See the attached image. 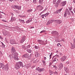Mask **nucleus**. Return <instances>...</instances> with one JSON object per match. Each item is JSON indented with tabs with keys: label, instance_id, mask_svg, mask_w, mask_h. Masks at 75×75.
<instances>
[{
	"label": "nucleus",
	"instance_id": "obj_1",
	"mask_svg": "<svg viewBox=\"0 0 75 75\" xmlns=\"http://www.w3.org/2000/svg\"><path fill=\"white\" fill-rule=\"evenodd\" d=\"M16 51L15 48L13 47H12V50L11 52L12 54H13L14 56H13V58L16 60H18V54L16 52Z\"/></svg>",
	"mask_w": 75,
	"mask_h": 75
},
{
	"label": "nucleus",
	"instance_id": "obj_2",
	"mask_svg": "<svg viewBox=\"0 0 75 75\" xmlns=\"http://www.w3.org/2000/svg\"><path fill=\"white\" fill-rule=\"evenodd\" d=\"M23 63L21 62H19L18 63L16 64L15 65V68L16 69H19L21 66H23Z\"/></svg>",
	"mask_w": 75,
	"mask_h": 75
},
{
	"label": "nucleus",
	"instance_id": "obj_3",
	"mask_svg": "<svg viewBox=\"0 0 75 75\" xmlns=\"http://www.w3.org/2000/svg\"><path fill=\"white\" fill-rule=\"evenodd\" d=\"M38 42H39L40 44L43 45H45L47 44V41L46 40L45 41H42L41 40H38Z\"/></svg>",
	"mask_w": 75,
	"mask_h": 75
},
{
	"label": "nucleus",
	"instance_id": "obj_4",
	"mask_svg": "<svg viewBox=\"0 0 75 75\" xmlns=\"http://www.w3.org/2000/svg\"><path fill=\"white\" fill-rule=\"evenodd\" d=\"M67 59V56H63L62 57H61L60 59V60L62 62H64Z\"/></svg>",
	"mask_w": 75,
	"mask_h": 75
},
{
	"label": "nucleus",
	"instance_id": "obj_5",
	"mask_svg": "<svg viewBox=\"0 0 75 75\" xmlns=\"http://www.w3.org/2000/svg\"><path fill=\"white\" fill-rule=\"evenodd\" d=\"M30 56V55L28 54H25L22 56V57L23 58H24V57L25 58H28Z\"/></svg>",
	"mask_w": 75,
	"mask_h": 75
},
{
	"label": "nucleus",
	"instance_id": "obj_6",
	"mask_svg": "<svg viewBox=\"0 0 75 75\" xmlns=\"http://www.w3.org/2000/svg\"><path fill=\"white\" fill-rule=\"evenodd\" d=\"M26 37L25 36H24L23 37L22 39L20 41V43H23L25 40Z\"/></svg>",
	"mask_w": 75,
	"mask_h": 75
},
{
	"label": "nucleus",
	"instance_id": "obj_7",
	"mask_svg": "<svg viewBox=\"0 0 75 75\" xmlns=\"http://www.w3.org/2000/svg\"><path fill=\"white\" fill-rule=\"evenodd\" d=\"M37 8L38 9H39L40 11H41L43 9V6L39 5L37 6Z\"/></svg>",
	"mask_w": 75,
	"mask_h": 75
},
{
	"label": "nucleus",
	"instance_id": "obj_8",
	"mask_svg": "<svg viewBox=\"0 0 75 75\" xmlns=\"http://www.w3.org/2000/svg\"><path fill=\"white\" fill-rule=\"evenodd\" d=\"M65 13L69 15H70L71 14L69 10L67 9H66Z\"/></svg>",
	"mask_w": 75,
	"mask_h": 75
},
{
	"label": "nucleus",
	"instance_id": "obj_9",
	"mask_svg": "<svg viewBox=\"0 0 75 75\" xmlns=\"http://www.w3.org/2000/svg\"><path fill=\"white\" fill-rule=\"evenodd\" d=\"M10 43L11 44L13 45L16 44V42L14 40H11Z\"/></svg>",
	"mask_w": 75,
	"mask_h": 75
},
{
	"label": "nucleus",
	"instance_id": "obj_10",
	"mask_svg": "<svg viewBox=\"0 0 75 75\" xmlns=\"http://www.w3.org/2000/svg\"><path fill=\"white\" fill-rule=\"evenodd\" d=\"M72 49H74L75 48V38L74 39V43L72 47H71Z\"/></svg>",
	"mask_w": 75,
	"mask_h": 75
},
{
	"label": "nucleus",
	"instance_id": "obj_11",
	"mask_svg": "<svg viewBox=\"0 0 75 75\" xmlns=\"http://www.w3.org/2000/svg\"><path fill=\"white\" fill-rule=\"evenodd\" d=\"M66 4V1H63L60 4V6H64Z\"/></svg>",
	"mask_w": 75,
	"mask_h": 75
},
{
	"label": "nucleus",
	"instance_id": "obj_12",
	"mask_svg": "<svg viewBox=\"0 0 75 75\" xmlns=\"http://www.w3.org/2000/svg\"><path fill=\"white\" fill-rule=\"evenodd\" d=\"M15 8H16L18 9V10H21V7L19 6L15 5Z\"/></svg>",
	"mask_w": 75,
	"mask_h": 75
},
{
	"label": "nucleus",
	"instance_id": "obj_13",
	"mask_svg": "<svg viewBox=\"0 0 75 75\" xmlns=\"http://www.w3.org/2000/svg\"><path fill=\"white\" fill-rule=\"evenodd\" d=\"M55 22L56 23H59V24H60L62 23V21L60 20H56L55 21Z\"/></svg>",
	"mask_w": 75,
	"mask_h": 75
},
{
	"label": "nucleus",
	"instance_id": "obj_14",
	"mask_svg": "<svg viewBox=\"0 0 75 75\" xmlns=\"http://www.w3.org/2000/svg\"><path fill=\"white\" fill-rule=\"evenodd\" d=\"M36 70H38V71L41 72L43 70V69H40L39 67L37 69H36Z\"/></svg>",
	"mask_w": 75,
	"mask_h": 75
},
{
	"label": "nucleus",
	"instance_id": "obj_15",
	"mask_svg": "<svg viewBox=\"0 0 75 75\" xmlns=\"http://www.w3.org/2000/svg\"><path fill=\"white\" fill-rule=\"evenodd\" d=\"M52 33H54V34H55V35L56 36H57L59 35L58 33L57 32H55L54 31H53V32H52Z\"/></svg>",
	"mask_w": 75,
	"mask_h": 75
},
{
	"label": "nucleus",
	"instance_id": "obj_16",
	"mask_svg": "<svg viewBox=\"0 0 75 75\" xmlns=\"http://www.w3.org/2000/svg\"><path fill=\"white\" fill-rule=\"evenodd\" d=\"M16 18L14 17H12V18H11V21L12 22V21H16Z\"/></svg>",
	"mask_w": 75,
	"mask_h": 75
},
{
	"label": "nucleus",
	"instance_id": "obj_17",
	"mask_svg": "<svg viewBox=\"0 0 75 75\" xmlns=\"http://www.w3.org/2000/svg\"><path fill=\"white\" fill-rule=\"evenodd\" d=\"M5 69L7 70L8 69V65H7L6 66H5L4 67Z\"/></svg>",
	"mask_w": 75,
	"mask_h": 75
},
{
	"label": "nucleus",
	"instance_id": "obj_18",
	"mask_svg": "<svg viewBox=\"0 0 75 75\" xmlns=\"http://www.w3.org/2000/svg\"><path fill=\"white\" fill-rule=\"evenodd\" d=\"M40 56V54L38 53H36L35 54V57H38Z\"/></svg>",
	"mask_w": 75,
	"mask_h": 75
},
{
	"label": "nucleus",
	"instance_id": "obj_19",
	"mask_svg": "<svg viewBox=\"0 0 75 75\" xmlns=\"http://www.w3.org/2000/svg\"><path fill=\"white\" fill-rule=\"evenodd\" d=\"M62 9H60V10H58L57 11H56V13H60Z\"/></svg>",
	"mask_w": 75,
	"mask_h": 75
},
{
	"label": "nucleus",
	"instance_id": "obj_20",
	"mask_svg": "<svg viewBox=\"0 0 75 75\" xmlns=\"http://www.w3.org/2000/svg\"><path fill=\"white\" fill-rule=\"evenodd\" d=\"M43 0H40L39 1V3L40 4H42L43 3Z\"/></svg>",
	"mask_w": 75,
	"mask_h": 75
},
{
	"label": "nucleus",
	"instance_id": "obj_21",
	"mask_svg": "<svg viewBox=\"0 0 75 75\" xmlns=\"http://www.w3.org/2000/svg\"><path fill=\"white\" fill-rule=\"evenodd\" d=\"M27 51L28 53H30L32 52V51L30 49H28L27 50Z\"/></svg>",
	"mask_w": 75,
	"mask_h": 75
},
{
	"label": "nucleus",
	"instance_id": "obj_22",
	"mask_svg": "<svg viewBox=\"0 0 75 75\" xmlns=\"http://www.w3.org/2000/svg\"><path fill=\"white\" fill-rule=\"evenodd\" d=\"M19 21L21 22L22 23H25V22L23 20L19 19Z\"/></svg>",
	"mask_w": 75,
	"mask_h": 75
},
{
	"label": "nucleus",
	"instance_id": "obj_23",
	"mask_svg": "<svg viewBox=\"0 0 75 75\" xmlns=\"http://www.w3.org/2000/svg\"><path fill=\"white\" fill-rule=\"evenodd\" d=\"M47 10L46 9H45L44 10H43L42 11V12H41L40 13V15H41V14L43 13H44L45 11Z\"/></svg>",
	"mask_w": 75,
	"mask_h": 75
},
{
	"label": "nucleus",
	"instance_id": "obj_24",
	"mask_svg": "<svg viewBox=\"0 0 75 75\" xmlns=\"http://www.w3.org/2000/svg\"><path fill=\"white\" fill-rule=\"evenodd\" d=\"M26 67H27V69H28V68H29V67H31V64H28L27 65V66Z\"/></svg>",
	"mask_w": 75,
	"mask_h": 75
},
{
	"label": "nucleus",
	"instance_id": "obj_25",
	"mask_svg": "<svg viewBox=\"0 0 75 75\" xmlns=\"http://www.w3.org/2000/svg\"><path fill=\"white\" fill-rule=\"evenodd\" d=\"M49 13H48V12H47L46 13H45V14H44V16L45 17H47L49 15Z\"/></svg>",
	"mask_w": 75,
	"mask_h": 75
},
{
	"label": "nucleus",
	"instance_id": "obj_26",
	"mask_svg": "<svg viewBox=\"0 0 75 75\" xmlns=\"http://www.w3.org/2000/svg\"><path fill=\"white\" fill-rule=\"evenodd\" d=\"M63 67V64L61 63L60 64V68L61 69Z\"/></svg>",
	"mask_w": 75,
	"mask_h": 75
},
{
	"label": "nucleus",
	"instance_id": "obj_27",
	"mask_svg": "<svg viewBox=\"0 0 75 75\" xmlns=\"http://www.w3.org/2000/svg\"><path fill=\"white\" fill-rule=\"evenodd\" d=\"M62 0H58V3H56V4H58V5L61 2Z\"/></svg>",
	"mask_w": 75,
	"mask_h": 75
},
{
	"label": "nucleus",
	"instance_id": "obj_28",
	"mask_svg": "<svg viewBox=\"0 0 75 75\" xmlns=\"http://www.w3.org/2000/svg\"><path fill=\"white\" fill-rule=\"evenodd\" d=\"M32 21V20H28L26 22V23H30V22H31Z\"/></svg>",
	"mask_w": 75,
	"mask_h": 75
},
{
	"label": "nucleus",
	"instance_id": "obj_29",
	"mask_svg": "<svg viewBox=\"0 0 75 75\" xmlns=\"http://www.w3.org/2000/svg\"><path fill=\"white\" fill-rule=\"evenodd\" d=\"M33 11L32 9H30L28 10V12H31Z\"/></svg>",
	"mask_w": 75,
	"mask_h": 75
},
{
	"label": "nucleus",
	"instance_id": "obj_30",
	"mask_svg": "<svg viewBox=\"0 0 75 75\" xmlns=\"http://www.w3.org/2000/svg\"><path fill=\"white\" fill-rule=\"evenodd\" d=\"M50 75H52V74H53V71H50Z\"/></svg>",
	"mask_w": 75,
	"mask_h": 75
},
{
	"label": "nucleus",
	"instance_id": "obj_31",
	"mask_svg": "<svg viewBox=\"0 0 75 75\" xmlns=\"http://www.w3.org/2000/svg\"><path fill=\"white\" fill-rule=\"evenodd\" d=\"M53 22V21H50L49 22L48 21V23H49V24H50V23H52Z\"/></svg>",
	"mask_w": 75,
	"mask_h": 75
},
{
	"label": "nucleus",
	"instance_id": "obj_32",
	"mask_svg": "<svg viewBox=\"0 0 75 75\" xmlns=\"http://www.w3.org/2000/svg\"><path fill=\"white\" fill-rule=\"evenodd\" d=\"M65 71H68L69 70V69L67 68H65Z\"/></svg>",
	"mask_w": 75,
	"mask_h": 75
},
{
	"label": "nucleus",
	"instance_id": "obj_33",
	"mask_svg": "<svg viewBox=\"0 0 75 75\" xmlns=\"http://www.w3.org/2000/svg\"><path fill=\"white\" fill-rule=\"evenodd\" d=\"M33 2L34 4H35L37 2L36 0H33Z\"/></svg>",
	"mask_w": 75,
	"mask_h": 75
},
{
	"label": "nucleus",
	"instance_id": "obj_34",
	"mask_svg": "<svg viewBox=\"0 0 75 75\" xmlns=\"http://www.w3.org/2000/svg\"><path fill=\"white\" fill-rule=\"evenodd\" d=\"M1 12H0V18H2V16L1 14Z\"/></svg>",
	"mask_w": 75,
	"mask_h": 75
},
{
	"label": "nucleus",
	"instance_id": "obj_35",
	"mask_svg": "<svg viewBox=\"0 0 75 75\" xmlns=\"http://www.w3.org/2000/svg\"><path fill=\"white\" fill-rule=\"evenodd\" d=\"M3 64L1 63L0 64V68H1L2 67Z\"/></svg>",
	"mask_w": 75,
	"mask_h": 75
},
{
	"label": "nucleus",
	"instance_id": "obj_36",
	"mask_svg": "<svg viewBox=\"0 0 75 75\" xmlns=\"http://www.w3.org/2000/svg\"><path fill=\"white\" fill-rule=\"evenodd\" d=\"M69 10L70 11H71L72 9V7H69Z\"/></svg>",
	"mask_w": 75,
	"mask_h": 75
},
{
	"label": "nucleus",
	"instance_id": "obj_37",
	"mask_svg": "<svg viewBox=\"0 0 75 75\" xmlns=\"http://www.w3.org/2000/svg\"><path fill=\"white\" fill-rule=\"evenodd\" d=\"M45 30H42V31H41V32H40V33H44V32H45Z\"/></svg>",
	"mask_w": 75,
	"mask_h": 75
},
{
	"label": "nucleus",
	"instance_id": "obj_38",
	"mask_svg": "<svg viewBox=\"0 0 75 75\" xmlns=\"http://www.w3.org/2000/svg\"><path fill=\"white\" fill-rule=\"evenodd\" d=\"M67 13H64V17H66V16H67Z\"/></svg>",
	"mask_w": 75,
	"mask_h": 75
},
{
	"label": "nucleus",
	"instance_id": "obj_39",
	"mask_svg": "<svg viewBox=\"0 0 75 75\" xmlns=\"http://www.w3.org/2000/svg\"><path fill=\"white\" fill-rule=\"evenodd\" d=\"M42 62L44 64H45V61H44V60H42Z\"/></svg>",
	"mask_w": 75,
	"mask_h": 75
},
{
	"label": "nucleus",
	"instance_id": "obj_40",
	"mask_svg": "<svg viewBox=\"0 0 75 75\" xmlns=\"http://www.w3.org/2000/svg\"><path fill=\"white\" fill-rule=\"evenodd\" d=\"M54 67L55 68V69H57V68L56 66H54Z\"/></svg>",
	"mask_w": 75,
	"mask_h": 75
},
{
	"label": "nucleus",
	"instance_id": "obj_41",
	"mask_svg": "<svg viewBox=\"0 0 75 75\" xmlns=\"http://www.w3.org/2000/svg\"><path fill=\"white\" fill-rule=\"evenodd\" d=\"M44 16H45V15H42L41 16V17L42 18H44Z\"/></svg>",
	"mask_w": 75,
	"mask_h": 75
},
{
	"label": "nucleus",
	"instance_id": "obj_42",
	"mask_svg": "<svg viewBox=\"0 0 75 75\" xmlns=\"http://www.w3.org/2000/svg\"><path fill=\"white\" fill-rule=\"evenodd\" d=\"M52 54H51L50 55V59L52 58Z\"/></svg>",
	"mask_w": 75,
	"mask_h": 75
},
{
	"label": "nucleus",
	"instance_id": "obj_43",
	"mask_svg": "<svg viewBox=\"0 0 75 75\" xmlns=\"http://www.w3.org/2000/svg\"><path fill=\"white\" fill-rule=\"evenodd\" d=\"M56 1L54 0L53 2V4H54L56 3Z\"/></svg>",
	"mask_w": 75,
	"mask_h": 75
},
{
	"label": "nucleus",
	"instance_id": "obj_44",
	"mask_svg": "<svg viewBox=\"0 0 75 75\" xmlns=\"http://www.w3.org/2000/svg\"><path fill=\"white\" fill-rule=\"evenodd\" d=\"M35 48L36 49H38V47L37 46H35Z\"/></svg>",
	"mask_w": 75,
	"mask_h": 75
},
{
	"label": "nucleus",
	"instance_id": "obj_45",
	"mask_svg": "<svg viewBox=\"0 0 75 75\" xmlns=\"http://www.w3.org/2000/svg\"><path fill=\"white\" fill-rule=\"evenodd\" d=\"M8 33V32L6 31V32L5 33V34L6 35H7Z\"/></svg>",
	"mask_w": 75,
	"mask_h": 75
},
{
	"label": "nucleus",
	"instance_id": "obj_46",
	"mask_svg": "<svg viewBox=\"0 0 75 75\" xmlns=\"http://www.w3.org/2000/svg\"><path fill=\"white\" fill-rule=\"evenodd\" d=\"M2 21L3 22H7L6 21L4 20H3Z\"/></svg>",
	"mask_w": 75,
	"mask_h": 75
},
{
	"label": "nucleus",
	"instance_id": "obj_47",
	"mask_svg": "<svg viewBox=\"0 0 75 75\" xmlns=\"http://www.w3.org/2000/svg\"><path fill=\"white\" fill-rule=\"evenodd\" d=\"M54 63L55 64H56L57 63V61H55L54 62Z\"/></svg>",
	"mask_w": 75,
	"mask_h": 75
},
{
	"label": "nucleus",
	"instance_id": "obj_48",
	"mask_svg": "<svg viewBox=\"0 0 75 75\" xmlns=\"http://www.w3.org/2000/svg\"><path fill=\"white\" fill-rule=\"evenodd\" d=\"M22 48H23L24 49L25 48V47L24 46H22Z\"/></svg>",
	"mask_w": 75,
	"mask_h": 75
},
{
	"label": "nucleus",
	"instance_id": "obj_49",
	"mask_svg": "<svg viewBox=\"0 0 75 75\" xmlns=\"http://www.w3.org/2000/svg\"><path fill=\"white\" fill-rule=\"evenodd\" d=\"M70 12L72 14H74V13L72 11H70Z\"/></svg>",
	"mask_w": 75,
	"mask_h": 75
},
{
	"label": "nucleus",
	"instance_id": "obj_50",
	"mask_svg": "<svg viewBox=\"0 0 75 75\" xmlns=\"http://www.w3.org/2000/svg\"><path fill=\"white\" fill-rule=\"evenodd\" d=\"M44 59L45 60L47 58H46V57H44Z\"/></svg>",
	"mask_w": 75,
	"mask_h": 75
},
{
	"label": "nucleus",
	"instance_id": "obj_51",
	"mask_svg": "<svg viewBox=\"0 0 75 75\" xmlns=\"http://www.w3.org/2000/svg\"><path fill=\"white\" fill-rule=\"evenodd\" d=\"M56 61V58H55L54 60V61Z\"/></svg>",
	"mask_w": 75,
	"mask_h": 75
},
{
	"label": "nucleus",
	"instance_id": "obj_52",
	"mask_svg": "<svg viewBox=\"0 0 75 75\" xmlns=\"http://www.w3.org/2000/svg\"><path fill=\"white\" fill-rule=\"evenodd\" d=\"M0 38H1V39H2V40H3V38H2V37L1 36H0Z\"/></svg>",
	"mask_w": 75,
	"mask_h": 75
},
{
	"label": "nucleus",
	"instance_id": "obj_53",
	"mask_svg": "<svg viewBox=\"0 0 75 75\" xmlns=\"http://www.w3.org/2000/svg\"><path fill=\"white\" fill-rule=\"evenodd\" d=\"M59 54H60V56H62V53H59Z\"/></svg>",
	"mask_w": 75,
	"mask_h": 75
},
{
	"label": "nucleus",
	"instance_id": "obj_54",
	"mask_svg": "<svg viewBox=\"0 0 75 75\" xmlns=\"http://www.w3.org/2000/svg\"><path fill=\"white\" fill-rule=\"evenodd\" d=\"M8 0L11 2H12L13 1V0Z\"/></svg>",
	"mask_w": 75,
	"mask_h": 75
},
{
	"label": "nucleus",
	"instance_id": "obj_55",
	"mask_svg": "<svg viewBox=\"0 0 75 75\" xmlns=\"http://www.w3.org/2000/svg\"><path fill=\"white\" fill-rule=\"evenodd\" d=\"M73 11L74 12V13H75V8H74V9Z\"/></svg>",
	"mask_w": 75,
	"mask_h": 75
},
{
	"label": "nucleus",
	"instance_id": "obj_56",
	"mask_svg": "<svg viewBox=\"0 0 75 75\" xmlns=\"http://www.w3.org/2000/svg\"><path fill=\"white\" fill-rule=\"evenodd\" d=\"M11 15L12 16H13V13H11Z\"/></svg>",
	"mask_w": 75,
	"mask_h": 75
},
{
	"label": "nucleus",
	"instance_id": "obj_57",
	"mask_svg": "<svg viewBox=\"0 0 75 75\" xmlns=\"http://www.w3.org/2000/svg\"><path fill=\"white\" fill-rule=\"evenodd\" d=\"M55 74H57V72L55 71V72L54 73Z\"/></svg>",
	"mask_w": 75,
	"mask_h": 75
},
{
	"label": "nucleus",
	"instance_id": "obj_58",
	"mask_svg": "<svg viewBox=\"0 0 75 75\" xmlns=\"http://www.w3.org/2000/svg\"><path fill=\"white\" fill-rule=\"evenodd\" d=\"M73 1L75 3V0H73Z\"/></svg>",
	"mask_w": 75,
	"mask_h": 75
},
{
	"label": "nucleus",
	"instance_id": "obj_59",
	"mask_svg": "<svg viewBox=\"0 0 75 75\" xmlns=\"http://www.w3.org/2000/svg\"><path fill=\"white\" fill-rule=\"evenodd\" d=\"M52 64V63H50V65H51Z\"/></svg>",
	"mask_w": 75,
	"mask_h": 75
},
{
	"label": "nucleus",
	"instance_id": "obj_60",
	"mask_svg": "<svg viewBox=\"0 0 75 75\" xmlns=\"http://www.w3.org/2000/svg\"><path fill=\"white\" fill-rule=\"evenodd\" d=\"M60 44H61L60 43H58V45H60Z\"/></svg>",
	"mask_w": 75,
	"mask_h": 75
},
{
	"label": "nucleus",
	"instance_id": "obj_61",
	"mask_svg": "<svg viewBox=\"0 0 75 75\" xmlns=\"http://www.w3.org/2000/svg\"><path fill=\"white\" fill-rule=\"evenodd\" d=\"M58 44H57V46H59V45H58Z\"/></svg>",
	"mask_w": 75,
	"mask_h": 75
},
{
	"label": "nucleus",
	"instance_id": "obj_62",
	"mask_svg": "<svg viewBox=\"0 0 75 75\" xmlns=\"http://www.w3.org/2000/svg\"><path fill=\"white\" fill-rule=\"evenodd\" d=\"M58 52V51L56 52V53H57Z\"/></svg>",
	"mask_w": 75,
	"mask_h": 75
},
{
	"label": "nucleus",
	"instance_id": "obj_63",
	"mask_svg": "<svg viewBox=\"0 0 75 75\" xmlns=\"http://www.w3.org/2000/svg\"><path fill=\"white\" fill-rule=\"evenodd\" d=\"M34 27H33V28H34Z\"/></svg>",
	"mask_w": 75,
	"mask_h": 75
},
{
	"label": "nucleus",
	"instance_id": "obj_64",
	"mask_svg": "<svg viewBox=\"0 0 75 75\" xmlns=\"http://www.w3.org/2000/svg\"><path fill=\"white\" fill-rule=\"evenodd\" d=\"M74 75H75V73L74 74Z\"/></svg>",
	"mask_w": 75,
	"mask_h": 75
}]
</instances>
